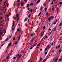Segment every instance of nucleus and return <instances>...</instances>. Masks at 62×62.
Returning a JSON list of instances; mask_svg holds the SVG:
<instances>
[{"label":"nucleus","mask_w":62,"mask_h":62,"mask_svg":"<svg viewBox=\"0 0 62 62\" xmlns=\"http://www.w3.org/2000/svg\"><path fill=\"white\" fill-rule=\"evenodd\" d=\"M54 7L52 8V10H54Z\"/></svg>","instance_id":"nucleus-30"},{"label":"nucleus","mask_w":62,"mask_h":62,"mask_svg":"<svg viewBox=\"0 0 62 62\" xmlns=\"http://www.w3.org/2000/svg\"><path fill=\"white\" fill-rule=\"evenodd\" d=\"M29 11L31 12H32V9H30L29 10Z\"/></svg>","instance_id":"nucleus-18"},{"label":"nucleus","mask_w":62,"mask_h":62,"mask_svg":"<svg viewBox=\"0 0 62 62\" xmlns=\"http://www.w3.org/2000/svg\"><path fill=\"white\" fill-rule=\"evenodd\" d=\"M47 54V52H46L45 53V54Z\"/></svg>","instance_id":"nucleus-45"},{"label":"nucleus","mask_w":62,"mask_h":62,"mask_svg":"<svg viewBox=\"0 0 62 62\" xmlns=\"http://www.w3.org/2000/svg\"><path fill=\"white\" fill-rule=\"evenodd\" d=\"M1 11H3V9H1Z\"/></svg>","instance_id":"nucleus-60"},{"label":"nucleus","mask_w":62,"mask_h":62,"mask_svg":"<svg viewBox=\"0 0 62 62\" xmlns=\"http://www.w3.org/2000/svg\"><path fill=\"white\" fill-rule=\"evenodd\" d=\"M45 27L44 26V27H43L44 29H45Z\"/></svg>","instance_id":"nucleus-56"},{"label":"nucleus","mask_w":62,"mask_h":62,"mask_svg":"<svg viewBox=\"0 0 62 62\" xmlns=\"http://www.w3.org/2000/svg\"><path fill=\"white\" fill-rule=\"evenodd\" d=\"M31 5H33V3H31Z\"/></svg>","instance_id":"nucleus-50"},{"label":"nucleus","mask_w":62,"mask_h":62,"mask_svg":"<svg viewBox=\"0 0 62 62\" xmlns=\"http://www.w3.org/2000/svg\"><path fill=\"white\" fill-rule=\"evenodd\" d=\"M56 29V27L54 29V31H55Z\"/></svg>","instance_id":"nucleus-28"},{"label":"nucleus","mask_w":62,"mask_h":62,"mask_svg":"<svg viewBox=\"0 0 62 62\" xmlns=\"http://www.w3.org/2000/svg\"><path fill=\"white\" fill-rule=\"evenodd\" d=\"M9 37H7V39H6L5 40V41H7V40H8V39H9Z\"/></svg>","instance_id":"nucleus-6"},{"label":"nucleus","mask_w":62,"mask_h":62,"mask_svg":"<svg viewBox=\"0 0 62 62\" xmlns=\"http://www.w3.org/2000/svg\"><path fill=\"white\" fill-rule=\"evenodd\" d=\"M61 51H62V50L60 49L59 51V53H61Z\"/></svg>","instance_id":"nucleus-25"},{"label":"nucleus","mask_w":62,"mask_h":62,"mask_svg":"<svg viewBox=\"0 0 62 62\" xmlns=\"http://www.w3.org/2000/svg\"><path fill=\"white\" fill-rule=\"evenodd\" d=\"M57 21H58L57 20V19L55 21V22L56 23V22H57Z\"/></svg>","instance_id":"nucleus-42"},{"label":"nucleus","mask_w":62,"mask_h":62,"mask_svg":"<svg viewBox=\"0 0 62 62\" xmlns=\"http://www.w3.org/2000/svg\"><path fill=\"white\" fill-rule=\"evenodd\" d=\"M61 59H59V61H61Z\"/></svg>","instance_id":"nucleus-64"},{"label":"nucleus","mask_w":62,"mask_h":62,"mask_svg":"<svg viewBox=\"0 0 62 62\" xmlns=\"http://www.w3.org/2000/svg\"><path fill=\"white\" fill-rule=\"evenodd\" d=\"M14 23H13V24L12 25V27H13V26H14Z\"/></svg>","instance_id":"nucleus-16"},{"label":"nucleus","mask_w":62,"mask_h":62,"mask_svg":"<svg viewBox=\"0 0 62 62\" xmlns=\"http://www.w3.org/2000/svg\"><path fill=\"white\" fill-rule=\"evenodd\" d=\"M56 11L57 12H58V8H57Z\"/></svg>","instance_id":"nucleus-17"},{"label":"nucleus","mask_w":62,"mask_h":62,"mask_svg":"<svg viewBox=\"0 0 62 62\" xmlns=\"http://www.w3.org/2000/svg\"><path fill=\"white\" fill-rule=\"evenodd\" d=\"M6 2L4 3V5H5V4H6Z\"/></svg>","instance_id":"nucleus-37"},{"label":"nucleus","mask_w":62,"mask_h":62,"mask_svg":"<svg viewBox=\"0 0 62 62\" xmlns=\"http://www.w3.org/2000/svg\"><path fill=\"white\" fill-rule=\"evenodd\" d=\"M0 19H3V17H1L0 18Z\"/></svg>","instance_id":"nucleus-46"},{"label":"nucleus","mask_w":62,"mask_h":62,"mask_svg":"<svg viewBox=\"0 0 62 62\" xmlns=\"http://www.w3.org/2000/svg\"><path fill=\"white\" fill-rule=\"evenodd\" d=\"M46 61V60H44L43 61V62H45V61Z\"/></svg>","instance_id":"nucleus-31"},{"label":"nucleus","mask_w":62,"mask_h":62,"mask_svg":"<svg viewBox=\"0 0 62 62\" xmlns=\"http://www.w3.org/2000/svg\"><path fill=\"white\" fill-rule=\"evenodd\" d=\"M27 7H29V4H28L27 5Z\"/></svg>","instance_id":"nucleus-33"},{"label":"nucleus","mask_w":62,"mask_h":62,"mask_svg":"<svg viewBox=\"0 0 62 62\" xmlns=\"http://www.w3.org/2000/svg\"><path fill=\"white\" fill-rule=\"evenodd\" d=\"M31 16V14H30L28 16V17L29 18H30V17Z\"/></svg>","instance_id":"nucleus-12"},{"label":"nucleus","mask_w":62,"mask_h":62,"mask_svg":"<svg viewBox=\"0 0 62 62\" xmlns=\"http://www.w3.org/2000/svg\"><path fill=\"white\" fill-rule=\"evenodd\" d=\"M51 18H52V19H54V17H53V16H51Z\"/></svg>","instance_id":"nucleus-32"},{"label":"nucleus","mask_w":62,"mask_h":62,"mask_svg":"<svg viewBox=\"0 0 62 62\" xmlns=\"http://www.w3.org/2000/svg\"><path fill=\"white\" fill-rule=\"evenodd\" d=\"M17 43H18V42L16 41L15 42V44H17Z\"/></svg>","instance_id":"nucleus-23"},{"label":"nucleus","mask_w":62,"mask_h":62,"mask_svg":"<svg viewBox=\"0 0 62 62\" xmlns=\"http://www.w3.org/2000/svg\"><path fill=\"white\" fill-rule=\"evenodd\" d=\"M40 1V0H38L37 1V4H38V3L39 2V1Z\"/></svg>","instance_id":"nucleus-14"},{"label":"nucleus","mask_w":62,"mask_h":62,"mask_svg":"<svg viewBox=\"0 0 62 62\" xmlns=\"http://www.w3.org/2000/svg\"><path fill=\"white\" fill-rule=\"evenodd\" d=\"M37 43H36V44H35L33 45V47H34V46H36V45H37Z\"/></svg>","instance_id":"nucleus-13"},{"label":"nucleus","mask_w":62,"mask_h":62,"mask_svg":"<svg viewBox=\"0 0 62 62\" xmlns=\"http://www.w3.org/2000/svg\"><path fill=\"white\" fill-rule=\"evenodd\" d=\"M17 31H21V29H18Z\"/></svg>","instance_id":"nucleus-11"},{"label":"nucleus","mask_w":62,"mask_h":62,"mask_svg":"<svg viewBox=\"0 0 62 62\" xmlns=\"http://www.w3.org/2000/svg\"><path fill=\"white\" fill-rule=\"evenodd\" d=\"M24 1V2H26L27 1V0H25Z\"/></svg>","instance_id":"nucleus-53"},{"label":"nucleus","mask_w":62,"mask_h":62,"mask_svg":"<svg viewBox=\"0 0 62 62\" xmlns=\"http://www.w3.org/2000/svg\"><path fill=\"white\" fill-rule=\"evenodd\" d=\"M58 48H59V47H60V45H59L58 46Z\"/></svg>","instance_id":"nucleus-36"},{"label":"nucleus","mask_w":62,"mask_h":62,"mask_svg":"<svg viewBox=\"0 0 62 62\" xmlns=\"http://www.w3.org/2000/svg\"><path fill=\"white\" fill-rule=\"evenodd\" d=\"M21 52H22V53H23V52H24V51H21Z\"/></svg>","instance_id":"nucleus-58"},{"label":"nucleus","mask_w":62,"mask_h":62,"mask_svg":"<svg viewBox=\"0 0 62 62\" xmlns=\"http://www.w3.org/2000/svg\"><path fill=\"white\" fill-rule=\"evenodd\" d=\"M19 17L18 16L17 17V21H19Z\"/></svg>","instance_id":"nucleus-10"},{"label":"nucleus","mask_w":62,"mask_h":62,"mask_svg":"<svg viewBox=\"0 0 62 62\" xmlns=\"http://www.w3.org/2000/svg\"><path fill=\"white\" fill-rule=\"evenodd\" d=\"M54 52V50L52 51V52Z\"/></svg>","instance_id":"nucleus-63"},{"label":"nucleus","mask_w":62,"mask_h":62,"mask_svg":"<svg viewBox=\"0 0 62 62\" xmlns=\"http://www.w3.org/2000/svg\"><path fill=\"white\" fill-rule=\"evenodd\" d=\"M47 36H46V37H46V38H47Z\"/></svg>","instance_id":"nucleus-54"},{"label":"nucleus","mask_w":62,"mask_h":62,"mask_svg":"<svg viewBox=\"0 0 62 62\" xmlns=\"http://www.w3.org/2000/svg\"><path fill=\"white\" fill-rule=\"evenodd\" d=\"M58 60V58H57L55 59V60L56 61H57Z\"/></svg>","instance_id":"nucleus-21"},{"label":"nucleus","mask_w":62,"mask_h":62,"mask_svg":"<svg viewBox=\"0 0 62 62\" xmlns=\"http://www.w3.org/2000/svg\"><path fill=\"white\" fill-rule=\"evenodd\" d=\"M11 43H12L11 42H10L9 45H8V46H11Z\"/></svg>","instance_id":"nucleus-5"},{"label":"nucleus","mask_w":62,"mask_h":62,"mask_svg":"<svg viewBox=\"0 0 62 62\" xmlns=\"http://www.w3.org/2000/svg\"><path fill=\"white\" fill-rule=\"evenodd\" d=\"M9 57V56H7V58H6L7 60H8V59Z\"/></svg>","instance_id":"nucleus-9"},{"label":"nucleus","mask_w":62,"mask_h":62,"mask_svg":"<svg viewBox=\"0 0 62 62\" xmlns=\"http://www.w3.org/2000/svg\"><path fill=\"white\" fill-rule=\"evenodd\" d=\"M0 15H2V13H0Z\"/></svg>","instance_id":"nucleus-52"},{"label":"nucleus","mask_w":62,"mask_h":62,"mask_svg":"<svg viewBox=\"0 0 62 62\" xmlns=\"http://www.w3.org/2000/svg\"><path fill=\"white\" fill-rule=\"evenodd\" d=\"M27 18L26 17V18H25L24 19V21L26 22V21H27Z\"/></svg>","instance_id":"nucleus-4"},{"label":"nucleus","mask_w":62,"mask_h":62,"mask_svg":"<svg viewBox=\"0 0 62 62\" xmlns=\"http://www.w3.org/2000/svg\"><path fill=\"white\" fill-rule=\"evenodd\" d=\"M6 9L5 10V11L4 12L5 15H6Z\"/></svg>","instance_id":"nucleus-24"},{"label":"nucleus","mask_w":62,"mask_h":62,"mask_svg":"<svg viewBox=\"0 0 62 62\" xmlns=\"http://www.w3.org/2000/svg\"><path fill=\"white\" fill-rule=\"evenodd\" d=\"M62 25V23H60V24L59 26H61Z\"/></svg>","instance_id":"nucleus-22"},{"label":"nucleus","mask_w":62,"mask_h":62,"mask_svg":"<svg viewBox=\"0 0 62 62\" xmlns=\"http://www.w3.org/2000/svg\"><path fill=\"white\" fill-rule=\"evenodd\" d=\"M51 17H49L48 18V21H50V20H52V18H51Z\"/></svg>","instance_id":"nucleus-3"},{"label":"nucleus","mask_w":62,"mask_h":62,"mask_svg":"<svg viewBox=\"0 0 62 62\" xmlns=\"http://www.w3.org/2000/svg\"><path fill=\"white\" fill-rule=\"evenodd\" d=\"M40 50L41 51H42V49L41 48V49H40Z\"/></svg>","instance_id":"nucleus-51"},{"label":"nucleus","mask_w":62,"mask_h":62,"mask_svg":"<svg viewBox=\"0 0 62 62\" xmlns=\"http://www.w3.org/2000/svg\"><path fill=\"white\" fill-rule=\"evenodd\" d=\"M33 36V34H31V36Z\"/></svg>","instance_id":"nucleus-59"},{"label":"nucleus","mask_w":62,"mask_h":62,"mask_svg":"<svg viewBox=\"0 0 62 62\" xmlns=\"http://www.w3.org/2000/svg\"><path fill=\"white\" fill-rule=\"evenodd\" d=\"M41 12H40L39 14L38 15V16H40V15L41 14Z\"/></svg>","instance_id":"nucleus-20"},{"label":"nucleus","mask_w":62,"mask_h":62,"mask_svg":"<svg viewBox=\"0 0 62 62\" xmlns=\"http://www.w3.org/2000/svg\"><path fill=\"white\" fill-rule=\"evenodd\" d=\"M20 1V0H18L17 2H19Z\"/></svg>","instance_id":"nucleus-41"},{"label":"nucleus","mask_w":62,"mask_h":62,"mask_svg":"<svg viewBox=\"0 0 62 62\" xmlns=\"http://www.w3.org/2000/svg\"><path fill=\"white\" fill-rule=\"evenodd\" d=\"M4 45V44H2L1 45V46H3V45Z\"/></svg>","instance_id":"nucleus-57"},{"label":"nucleus","mask_w":62,"mask_h":62,"mask_svg":"<svg viewBox=\"0 0 62 62\" xmlns=\"http://www.w3.org/2000/svg\"><path fill=\"white\" fill-rule=\"evenodd\" d=\"M62 2H60L59 4H62Z\"/></svg>","instance_id":"nucleus-44"},{"label":"nucleus","mask_w":62,"mask_h":62,"mask_svg":"<svg viewBox=\"0 0 62 62\" xmlns=\"http://www.w3.org/2000/svg\"><path fill=\"white\" fill-rule=\"evenodd\" d=\"M40 10H41L42 9V7H41L40 8Z\"/></svg>","instance_id":"nucleus-43"},{"label":"nucleus","mask_w":62,"mask_h":62,"mask_svg":"<svg viewBox=\"0 0 62 62\" xmlns=\"http://www.w3.org/2000/svg\"><path fill=\"white\" fill-rule=\"evenodd\" d=\"M16 59V57H14V59Z\"/></svg>","instance_id":"nucleus-39"},{"label":"nucleus","mask_w":62,"mask_h":62,"mask_svg":"<svg viewBox=\"0 0 62 62\" xmlns=\"http://www.w3.org/2000/svg\"><path fill=\"white\" fill-rule=\"evenodd\" d=\"M47 8H45V11H46V10H47Z\"/></svg>","instance_id":"nucleus-26"},{"label":"nucleus","mask_w":62,"mask_h":62,"mask_svg":"<svg viewBox=\"0 0 62 62\" xmlns=\"http://www.w3.org/2000/svg\"><path fill=\"white\" fill-rule=\"evenodd\" d=\"M48 14V13H46V15H47Z\"/></svg>","instance_id":"nucleus-55"},{"label":"nucleus","mask_w":62,"mask_h":62,"mask_svg":"<svg viewBox=\"0 0 62 62\" xmlns=\"http://www.w3.org/2000/svg\"><path fill=\"white\" fill-rule=\"evenodd\" d=\"M11 13H10V12L8 15H6V16L7 18H8V17H9V15Z\"/></svg>","instance_id":"nucleus-2"},{"label":"nucleus","mask_w":62,"mask_h":62,"mask_svg":"<svg viewBox=\"0 0 62 62\" xmlns=\"http://www.w3.org/2000/svg\"><path fill=\"white\" fill-rule=\"evenodd\" d=\"M52 33V32H50L49 33V35H50L51 34V33Z\"/></svg>","instance_id":"nucleus-34"},{"label":"nucleus","mask_w":62,"mask_h":62,"mask_svg":"<svg viewBox=\"0 0 62 62\" xmlns=\"http://www.w3.org/2000/svg\"><path fill=\"white\" fill-rule=\"evenodd\" d=\"M19 54H18L17 55V56H19Z\"/></svg>","instance_id":"nucleus-61"},{"label":"nucleus","mask_w":62,"mask_h":62,"mask_svg":"<svg viewBox=\"0 0 62 62\" xmlns=\"http://www.w3.org/2000/svg\"><path fill=\"white\" fill-rule=\"evenodd\" d=\"M40 45V43H39L37 45V46H39Z\"/></svg>","instance_id":"nucleus-27"},{"label":"nucleus","mask_w":62,"mask_h":62,"mask_svg":"<svg viewBox=\"0 0 62 62\" xmlns=\"http://www.w3.org/2000/svg\"><path fill=\"white\" fill-rule=\"evenodd\" d=\"M21 6H23V3H21Z\"/></svg>","instance_id":"nucleus-38"},{"label":"nucleus","mask_w":62,"mask_h":62,"mask_svg":"<svg viewBox=\"0 0 62 62\" xmlns=\"http://www.w3.org/2000/svg\"><path fill=\"white\" fill-rule=\"evenodd\" d=\"M56 22H55L53 23L54 24H56Z\"/></svg>","instance_id":"nucleus-40"},{"label":"nucleus","mask_w":62,"mask_h":62,"mask_svg":"<svg viewBox=\"0 0 62 62\" xmlns=\"http://www.w3.org/2000/svg\"><path fill=\"white\" fill-rule=\"evenodd\" d=\"M33 48V47H31V48H30V49H32Z\"/></svg>","instance_id":"nucleus-49"},{"label":"nucleus","mask_w":62,"mask_h":62,"mask_svg":"<svg viewBox=\"0 0 62 62\" xmlns=\"http://www.w3.org/2000/svg\"><path fill=\"white\" fill-rule=\"evenodd\" d=\"M54 62H57V61H56V60H55L54 61Z\"/></svg>","instance_id":"nucleus-62"},{"label":"nucleus","mask_w":62,"mask_h":62,"mask_svg":"<svg viewBox=\"0 0 62 62\" xmlns=\"http://www.w3.org/2000/svg\"><path fill=\"white\" fill-rule=\"evenodd\" d=\"M0 36H2V32H1V30H0Z\"/></svg>","instance_id":"nucleus-8"},{"label":"nucleus","mask_w":62,"mask_h":62,"mask_svg":"<svg viewBox=\"0 0 62 62\" xmlns=\"http://www.w3.org/2000/svg\"><path fill=\"white\" fill-rule=\"evenodd\" d=\"M50 45H48L46 47V50H47V49H48V50H49V49H50Z\"/></svg>","instance_id":"nucleus-1"},{"label":"nucleus","mask_w":62,"mask_h":62,"mask_svg":"<svg viewBox=\"0 0 62 62\" xmlns=\"http://www.w3.org/2000/svg\"><path fill=\"white\" fill-rule=\"evenodd\" d=\"M15 39V37H14L13 39V40H14Z\"/></svg>","instance_id":"nucleus-29"},{"label":"nucleus","mask_w":62,"mask_h":62,"mask_svg":"<svg viewBox=\"0 0 62 62\" xmlns=\"http://www.w3.org/2000/svg\"><path fill=\"white\" fill-rule=\"evenodd\" d=\"M43 34H44V33L43 32V33L42 34L41 36H43Z\"/></svg>","instance_id":"nucleus-47"},{"label":"nucleus","mask_w":62,"mask_h":62,"mask_svg":"<svg viewBox=\"0 0 62 62\" xmlns=\"http://www.w3.org/2000/svg\"><path fill=\"white\" fill-rule=\"evenodd\" d=\"M20 57H21V55H19V58H20Z\"/></svg>","instance_id":"nucleus-48"},{"label":"nucleus","mask_w":62,"mask_h":62,"mask_svg":"<svg viewBox=\"0 0 62 62\" xmlns=\"http://www.w3.org/2000/svg\"><path fill=\"white\" fill-rule=\"evenodd\" d=\"M2 24H3V23H4V21H3L2 22Z\"/></svg>","instance_id":"nucleus-19"},{"label":"nucleus","mask_w":62,"mask_h":62,"mask_svg":"<svg viewBox=\"0 0 62 62\" xmlns=\"http://www.w3.org/2000/svg\"><path fill=\"white\" fill-rule=\"evenodd\" d=\"M12 30H13V31L14 30V29L13 28H12Z\"/></svg>","instance_id":"nucleus-35"},{"label":"nucleus","mask_w":62,"mask_h":62,"mask_svg":"<svg viewBox=\"0 0 62 62\" xmlns=\"http://www.w3.org/2000/svg\"><path fill=\"white\" fill-rule=\"evenodd\" d=\"M20 38H21V36H19L17 40L18 41L19 40V39H20Z\"/></svg>","instance_id":"nucleus-7"},{"label":"nucleus","mask_w":62,"mask_h":62,"mask_svg":"<svg viewBox=\"0 0 62 62\" xmlns=\"http://www.w3.org/2000/svg\"><path fill=\"white\" fill-rule=\"evenodd\" d=\"M42 60V58H40V61H41Z\"/></svg>","instance_id":"nucleus-15"}]
</instances>
